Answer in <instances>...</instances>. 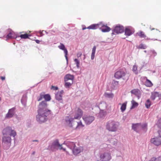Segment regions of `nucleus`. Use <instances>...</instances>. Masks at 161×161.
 Returning <instances> with one entry per match:
<instances>
[{
  "mask_svg": "<svg viewBox=\"0 0 161 161\" xmlns=\"http://www.w3.org/2000/svg\"><path fill=\"white\" fill-rule=\"evenodd\" d=\"M43 98H44L45 101H42L39 103L37 110L38 114L36 116V120L39 123L45 122L47 120V116L51 114V110L47 108V104L46 102L51 100L50 95L49 94H44L42 93L40 94L37 100L39 101Z\"/></svg>",
  "mask_w": 161,
  "mask_h": 161,
  "instance_id": "f257e3e1",
  "label": "nucleus"
},
{
  "mask_svg": "<svg viewBox=\"0 0 161 161\" xmlns=\"http://www.w3.org/2000/svg\"><path fill=\"white\" fill-rule=\"evenodd\" d=\"M83 114V112L79 108H76L75 111L74 118L70 116H67L65 118V120L66 124L70 127L75 126V121L74 119H80Z\"/></svg>",
  "mask_w": 161,
  "mask_h": 161,
  "instance_id": "f03ea898",
  "label": "nucleus"
},
{
  "mask_svg": "<svg viewBox=\"0 0 161 161\" xmlns=\"http://www.w3.org/2000/svg\"><path fill=\"white\" fill-rule=\"evenodd\" d=\"M127 73L126 71L120 69L116 72L114 75V77L117 79L122 78L123 80H127L128 77L126 76Z\"/></svg>",
  "mask_w": 161,
  "mask_h": 161,
  "instance_id": "7ed1b4c3",
  "label": "nucleus"
},
{
  "mask_svg": "<svg viewBox=\"0 0 161 161\" xmlns=\"http://www.w3.org/2000/svg\"><path fill=\"white\" fill-rule=\"evenodd\" d=\"M106 128L109 131H115L117 130L116 122L113 120L109 121L107 123Z\"/></svg>",
  "mask_w": 161,
  "mask_h": 161,
  "instance_id": "20e7f679",
  "label": "nucleus"
},
{
  "mask_svg": "<svg viewBox=\"0 0 161 161\" xmlns=\"http://www.w3.org/2000/svg\"><path fill=\"white\" fill-rule=\"evenodd\" d=\"M50 148L53 151H54L58 149L60 150L63 149L64 151H65V149L63 148L62 145H60L59 143L58 140L57 139L53 142Z\"/></svg>",
  "mask_w": 161,
  "mask_h": 161,
  "instance_id": "39448f33",
  "label": "nucleus"
},
{
  "mask_svg": "<svg viewBox=\"0 0 161 161\" xmlns=\"http://www.w3.org/2000/svg\"><path fill=\"white\" fill-rule=\"evenodd\" d=\"M159 136L153 138L151 140V142L156 146H159L161 145V130L158 131Z\"/></svg>",
  "mask_w": 161,
  "mask_h": 161,
  "instance_id": "423d86ee",
  "label": "nucleus"
},
{
  "mask_svg": "<svg viewBox=\"0 0 161 161\" xmlns=\"http://www.w3.org/2000/svg\"><path fill=\"white\" fill-rule=\"evenodd\" d=\"M100 158L102 161H108L111 158V157L110 153H104L100 155Z\"/></svg>",
  "mask_w": 161,
  "mask_h": 161,
  "instance_id": "0eeeda50",
  "label": "nucleus"
},
{
  "mask_svg": "<svg viewBox=\"0 0 161 161\" xmlns=\"http://www.w3.org/2000/svg\"><path fill=\"white\" fill-rule=\"evenodd\" d=\"M124 28L122 26L119 25L115 27L114 29L113 33L117 34L121 33L123 32Z\"/></svg>",
  "mask_w": 161,
  "mask_h": 161,
  "instance_id": "6e6552de",
  "label": "nucleus"
},
{
  "mask_svg": "<svg viewBox=\"0 0 161 161\" xmlns=\"http://www.w3.org/2000/svg\"><path fill=\"white\" fill-rule=\"evenodd\" d=\"M83 119L86 124H89L94 120V117L93 116H87L83 117Z\"/></svg>",
  "mask_w": 161,
  "mask_h": 161,
  "instance_id": "1a4fd4ad",
  "label": "nucleus"
},
{
  "mask_svg": "<svg viewBox=\"0 0 161 161\" xmlns=\"http://www.w3.org/2000/svg\"><path fill=\"white\" fill-rule=\"evenodd\" d=\"M101 23V25L100 26L99 29L101 30V31L103 32H108L111 30L110 27L108 26L107 25H105L102 22Z\"/></svg>",
  "mask_w": 161,
  "mask_h": 161,
  "instance_id": "9d476101",
  "label": "nucleus"
},
{
  "mask_svg": "<svg viewBox=\"0 0 161 161\" xmlns=\"http://www.w3.org/2000/svg\"><path fill=\"white\" fill-rule=\"evenodd\" d=\"M6 38L7 39L12 38H15L17 39L19 38V37L17 36V35H16L14 32L11 31L10 32L9 34L7 35L6 36Z\"/></svg>",
  "mask_w": 161,
  "mask_h": 161,
  "instance_id": "9b49d317",
  "label": "nucleus"
},
{
  "mask_svg": "<svg viewBox=\"0 0 161 161\" xmlns=\"http://www.w3.org/2000/svg\"><path fill=\"white\" fill-rule=\"evenodd\" d=\"M19 34L20 35L17 36H19V38L20 37L21 39H27L29 38V36H31L29 33L28 34L24 31L20 32Z\"/></svg>",
  "mask_w": 161,
  "mask_h": 161,
  "instance_id": "f8f14e48",
  "label": "nucleus"
},
{
  "mask_svg": "<svg viewBox=\"0 0 161 161\" xmlns=\"http://www.w3.org/2000/svg\"><path fill=\"white\" fill-rule=\"evenodd\" d=\"M83 147H77L76 146V147L74 148L73 150H72L74 154L75 155H77L79 153L83 151Z\"/></svg>",
  "mask_w": 161,
  "mask_h": 161,
  "instance_id": "ddd939ff",
  "label": "nucleus"
},
{
  "mask_svg": "<svg viewBox=\"0 0 161 161\" xmlns=\"http://www.w3.org/2000/svg\"><path fill=\"white\" fill-rule=\"evenodd\" d=\"M58 47L60 49L64 50V52L65 54V57L66 59L68 60V57L67 55L68 54V52L67 49L65 48L64 45L62 43H60V45L58 46Z\"/></svg>",
  "mask_w": 161,
  "mask_h": 161,
  "instance_id": "4468645a",
  "label": "nucleus"
},
{
  "mask_svg": "<svg viewBox=\"0 0 161 161\" xmlns=\"http://www.w3.org/2000/svg\"><path fill=\"white\" fill-rule=\"evenodd\" d=\"M131 94L136 96L139 99L141 96V93L140 91L138 89H134L130 91Z\"/></svg>",
  "mask_w": 161,
  "mask_h": 161,
  "instance_id": "2eb2a0df",
  "label": "nucleus"
},
{
  "mask_svg": "<svg viewBox=\"0 0 161 161\" xmlns=\"http://www.w3.org/2000/svg\"><path fill=\"white\" fill-rule=\"evenodd\" d=\"M101 24L100 22L97 24H93L89 26L87 28L89 29L95 30L97 28H99L100 26L102 25Z\"/></svg>",
  "mask_w": 161,
  "mask_h": 161,
  "instance_id": "dca6fc26",
  "label": "nucleus"
},
{
  "mask_svg": "<svg viewBox=\"0 0 161 161\" xmlns=\"http://www.w3.org/2000/svg\"><path fill=\"white\" fill-rule=\"evenodd\" d=\"M64 93V91L61 90L59 92H58L55 95V98L56 100L58 101H61L62 100V95Z\"/></svg>",
  "mask_w": 161,
  "mask_h": 161,
  "instance_id": "f3484780",
  "label": "nucleus"
},
{
  "mask_svg": "<svg viewBox=\"0 0 161 161\" xmlns=\"http://www.w3.org/2000/svg\"><path fill=\"white\" fill-rule=\"evenodd\" d=\"M157 97H158L159 99H161V94H159L158 92H155L152 93L151 98L152 100H154Z\"/></svg>",
  "mask_w": 161,
  "mask_h": 161,
  "instance_id": "a211bd4d",
  "label": "nucleus"
},
{
  "mask_svg": "<svg viewBox=\"0 0 161 161\" xmlns=\"http://www.w3.org/2000/svg\"><path fill=\"white\" fill-rule=\"evenodd\" d=\"M14 108L9 109L8 112L6 115V118H11L14 115Z\"/></svg>",
  "mask_w": 161,
  "mask_h": 161,
  "instance_id": "6ab92c4d",
  "label": "nucleus"
},
{
  "mask_svg": "<svg viewBox=\"0 0 161 161\" xmlns=\"http://www.w3.org/2000/svg\"><path fill=\"white\" fill-rule=\"evenodd\" d=\"M12 130V129L11 127H7L4 129L3 131V135H9L11 133Z\"/></svg>",
  "mask_w": 161,
  "mask_h": 161,
  "instance_id": "aec40b11",
  "label": "nucleus"
},
{
  "mask_svg": "<svg viewBox=\"0 0 161 161\" xmlns=\"http://www.w3.org/2000/svg\"><path fill=\"white\" fill-rule=\"evenodd\" d=\"M74 76L73 75L70 74H67L64 77V80L65 81H68L69 80L73 81Z\"/></svg>",
  "mask_w": 161,
  "mask_h": 161,
  "instance_id": "412c9836",
  "label": "nucleus"
},
{
  "mask_svg": "<svg viewBox=\"0 0 161 161\" xmlns=\"http://www.w3.org/2000/svg\"><path fill=\"white\" fill-rule=\"evenodd\" d=\"M141 128V124L140 123H137L132 124V129L135 131H137Z\"/></svg>",
  "mask_w": 161,
  "mask_h": 161,
  "instance_id": "4be33fe9",
  "label": "nucleus"
},
{
  "mask_svg": "<svg viewBox=\"0 0 161 161\" xmlns=\"http://www.w3.org/2000/svg\"><path fill=\"white\" fill-rule=\"evenodd\" d=\"M75 126L72 128L75 129L82 128L84 126V125L82 124L81 121L77 122V124L76 122L75 121Z\"/></svg>",
  "mask_w": 161,
  "mask_h": 161,
  "instance_id": "5701e85b",
  "label": "nucleus"
},
{
  "mask_svg": "<svg viewBox=\"0 0 161 161\" xmlns=\"http://www.w3.org/2000/svg\"><path fill=\"white\" fill-rule=\"evenodd\" d=\"M133 33L132 30L129 27L126 28L125 30V34L126 36H130Z\"/></svg>",
  "mask_w": 161,
  "mask_h": 161,
  "instance_id": "b1692460",
  "label": "nucleus"
},
{
  "mask_svg": "<svg viewBox=\"0 0 161 161\" xmlns=\"http://www.w3.org/2000/svg\"><path fill=\"white\" fill-rule=\"evenodd\" d=\"M146 79L145 82V85L147 87H150L153 86V84L152 82L146 77Z\"/></svg>",
  "mask_w": 161,
  "mask_h": 161,
  "instance_id": "393cba45",
  "label": "nucleus"
},
{
  "mask_svg": "<svg viewBox=\"0 0 161 161\" xmlns=\"http://www.w3.org/2000/svg\"><path fill=\"white\" fill-rule=\"evenodd\" d=\"M131 103L132 104V106L130 107L131 109L137 107L138 105V103L133 100L131 101Z\"/></svg>",
  "mask_w": 161,
  "mask_h": 161,
  "instance_id": "a878e982",
  "label": "nucleus"
},
{
  "mask_svg": "<svg viewBox=\"0 0 161 161\" xmlns=\"http://www.w3.org/2000/svg\"><path fill=\"white\" fill-rule=\"evenodd\" d=\"M96 48V47L95 46H94L92 49V53L91 57V58L92 60H93L94 58Z\"/></svg>",
  "mask_w": 161,
  "mask_h": 161,
  "instance_id": "bb28decb",
  "label": "nucleus"
},
{
  "mask_svg": "<svg viewBox=\"0 0 161 161\" xmlns=\"http://www.w3.org/2000/svg\"><path fill=\"white\" fill-rule=\"evenodd\" d=\"M127 103L126 102L123 103L120 108L121 112H124L126 109Z\"/></svg>",
  "mask_w": 161,
  "mask_h": 161,
  "instance_id": "cd10ccee",
  "label": "nucleus"
},
{
  "mask_svg": "<svg viewBox=\"0 0 161 161\" xmlns=\"http://www.w3.org/2000/svg\"><path fill=\"white\" fill-rule=\"evenodd\" d=\"M137 34L141 38H145L146 37V35L142 31H139Z\"/></svg>",
  "mask_w": 161,
  "mask_h": 161,
  "instance_id": "c85d7f7f",
  "label": "nucleus"
},
{
  "mask_svg": "<svg viewBox=\"0 0 161 161\" xmlns=\"http://www.w3.org/2000/svg\"><path fill=\"white\" fill-rule=\"evenodd\" d=\"M145 104L146 107L147 108H149L151 105V102L149 99H147V100Z\"/></svg>",
  "mask_w": 161,
  "mask_h": 161,
  "instance_id": "c756f323",
  "label": "nucleus"
},
{
  "mask_svg": "<svg viewBox=\"0 0 161 161\" xmlns=\"http://www.w3.org/2000/svg\"><path fill=\"white\" fill-rule=\"evenodd\" d=\"M146 48V46L143 44H141L137 47V48L138 49H145Z\"/></svg>",
  "mask_w": 161,
  "mask_h": 161,
  "instance_id": "7c9ffc66",
  "label": "nucleus"
},
{
  "mask_svg": "<svg viewBox=\"0 0 161 161\" xmlns=\"http://www.w3.org/2000/svg\"><path fill=\"white\" fill-rule=\"evenodd\" d=\"M132 71L136 74L138 73L137 70V66L136 65H134L132 68Z\"/></svg>",
  "mask_w": 161,
  "mask_h": 161,
  "instance_id": "2f4dec72",
  "label": "nucleus"
},
{
  "mask_svg": "<svg viewBox=\"0 0 161 161\" xmlns=\"http://www.w3.org/2000/svg\"><path fill=\"white\" fill-rule=\"evenodd\" d=\"M3 140L6 142H9L10 141L11 138L10 137H6L4 136L3 138Z\"/></svg>",
  "mask_w": 161,
  "mask_h": 161,
  "instance_id": "473e14b6",
  "label": "nucleus"
},
{
  "mask_svg": "<svg viewBox=\"0 0 161 161\" xmlns=\"http://www.w3.org/2000/svg\"><path fill=\"white\" fill-rule=\"evenodd\" d=\"M69 146L70 148L72 150H73L74 148L76 147L75 144L73 142H70L69 144Z\"/></svg>",
  "mask_w": 161,
  "mask_h": 161,
  "instance_id": "72a5a7b5",
  "label": "nucleus"
},
{
  "mask_svg": "<svg viewBox=\"0 0 161 161\" xmlns=\"http://www.w3.org/2000/svg\"><path fill=\"white\" fill-rule=\"evenodd\" d=\"M149 161H161V157L157 158L153 157Z\"/></svg>",
  "mask_w": 161,
  "mask_h": 161,
  "instance_id": "f704fd0d",
  "label": "nucleus"
},
{
  "mask_svg": "<svg viewBox=\"0 0 161 161\" xmlns=\"http://www.w3.org/2000/svg\"><path fill=\"white\" fill-rule=\"evenodd\" d=\"M65 87H69L72 84L73 81H71V82H69L67 81H65Z\"/></svg>",
  "mask_w": 161,
  "mask_h": 161,
  "instance_id": "c9c22d12",
  "label": "nucleus"
},
{
  "mask_svg": "<svg viewBox=\"0 0 161 161\" xmlns=\"http://www.w3.org/2000/svg\"><path fill=\"white\" fill-rule=\"evenodd\" d=\"M16 135V132L14 130L12 129L11 133L9 134L10 136H13L14 137Z\"/></svg>",
  "mask_w": 161,
  "mask_h": 161,
  "instance_id": "e433bc0d",
  "label": "nucleus"
},
{
  "mask_svg": "<svg viewBox=\"0 0 161 161\" xmlns=\"http://www.w3.org/2000/svg\"><path fill=\"white\" fill-rule=\"evenodd\" d=\"M112 83L114 86H118L119 85V81L115 80H113Z\"/></svg>",
  "mask_w": 161,
  "mask_h": 161,
  "instance_id": "4c0bfd02",
  "label": "nucleus"
},
{
  "mask_svg": "<svg viewBox=\"0 0 161 161\" xmlns=\"http://www.w3.org/2000/svg\"><path fill=\"white\" fill-rule=\"evenodd\" d=\"M104 95L105 97H113V94H108L106 93L104 94Z\"/></svg>",
  "mask_w": 161,
  "mask_h": 161,
  "instance_id": "58836bf2",
  "label": "nucleus"
},
{
  "mask_svg": "<svg viewBox=\"0 0 161 161\" xmlns=\"http://www.w3.org/2000/svg\"><path fill=\"white\" fill-rule=\"evenodd\" d=\"M74 61L76 64L77 67H78L80 64L79 61L77 59H75Z\"/></svg>",
  "mask_w": 161,
  "mask_h": 161,
  "instance_id": "ea45409f",
  "label": "nucleus"
},
{
  "mask_svg": "<svg viewBox=\"0 0 161 161\" xmlns=\"http://www.w3.org/2000/svg\"><path fill=\"white\" fill-rule=\"evenodd\" d=\"M147 123H144L142 125H141V128L145 129L147 128Z\"/></svg>",
  "mask_w": 161,
  "mask_h": 161,
  "instance_id": "a19ab883",
  "label": "nucleus"
},
{
  "mask_svg": "<svg viewBox=\"0 0 161 161\" xmlns=\"http://www.w3.org/2000/svg\"><path fill=\"white\" fill-rule=\"evenodd\" d=\"M51 89L53 90H58V88L57 86H52Z\"/></svg>",
  "mask_w": 161,
  "mask_h": 161,
  "instance_id": "79ce46f5",
  "label": "nucleus"
},
{
  "mask_svg": "<svg viewBox=\"0 0 161 161\" xmlns=\"http://www.w3.org/2000/svg\"><path fill=\"white\" fill-rule=\"evenodd\" d=\"M82 55V53L80 52H79L77 53V56L78 58L80 57Z\"/></svg>",
  "mask_w": 161,
  "mask_h": 161,
  "instance_id": "37998d69",
  "label": "nucleus"
},
{
  "mask_svg": "<svg viewBox=\"0 0 161 161\" xmlns=\"http://www.w3.org/2000/svg\"><path fill=\"white\" fill-rule=\"evenodd\" d=\"M35 42L39 44L40 42V41L38 40H35Z\"/></svg>",
  "mask_w": 161,
  "mask_h": 161,
  "instance_id": "c03bdc74",
  "label": "nucleus"
},
{
  "mask_svg": "<svg viewBox=\"0 0 161 161\" xmlns=\"http://www.w3.org/2000/svg\"><path fill=\"white\" fill-rule=\"evenodd\" d=\"M1 79L2 80H3L5 79V77L4 76H1Z\"/></svg>",
  "mask_w": 161,
  "mask_h": 161,
  "instance_id": "a18cd8bd",
  "label": "nucleus"
},
{
  "mask_svg": "<svg viewBox=\"0 0 161 161\" xmlns=\"http://www.w3.org/2000/svg\"><path fill=\"white\" fill-rule=\"evenodd\" d=\"M39 33L40 34L41 36H43L42 31H39Z\"/></svg>",
  "mask_w": 161,
  "mask_h": 161,
  "instance_id": "49530a36",
  "label": "nucleus"
},
{
  "mask_svg": "<svg viewBox=\"0 0 161 161\" xmlns=\"http://www.w3.org/2000/svg\"><path fill=\"white\" fill-rule=\"evenodd\" d=\"M84 59H85L86 58V56L85 55H84Z\"/></svg>",
  "mask_w": 161,
  "mask_h": 161,
  "instance_id": "de8ad7c7",
  "label": "nucleus"
},
{
  "mask_svg": "<svg viewBox=\"0 0 161 161\" xmlns=\"http://www.w3.org/2000/svg\"><path fill=\"white\" fill-rule=\"evenodd\" d=\"M87 29V28H82V29H83V30H85V29Z\"/></svg>",
  "mask_w": 161,
  "mask_h": 161,
  "instance_id": "09e8293b",
  "label": "nucleus"
},
{
  "mask_svg": "<svg viewBox=\"0 0 161 161\" xmlns=\"http://www.w3.org/2000/svg\"><path fill=\"white\" fill-rule=\"evenodd\" d=\"M33 142H35H35H37V141H37V140H33Z\"/></svg>",
  "mask_w": 161,
  "mask_h": 161,
  "instance_id": "8fccbe9b",
  "label": "nucleus"
},
{
  "mask_svg": "<svg viewBox=\"0 0 161 161\" xmlns=\"http://www.w3.org/2000/svg\"><path fill=\"white\" fill-rule=\"evenodd\" d=\"M102 111H101L100 112V114H101V113L102 112Z\"/></svg>",
  "mask_w": 161,
  "mask_h": 161,
  "instance_id": "3c124183",
  "label": "nucleus"
},
{
  "mask_svg": "<svg viewBox=\"0 0 161 161\" xmlns=\"http://www.w3.org/2000/svg\"><path fill=\"white\" fill-rule=\"evenodd\" d=\"M144 52H146V51H144Z\"/></svg>",
  "mask_w": 161,
  "mask_h": 161,
  "instance_id": "603ef678",
  "label": "nucleus"
}]
</instances>
